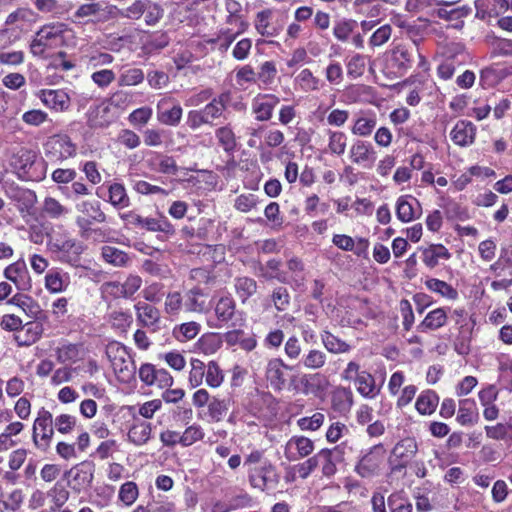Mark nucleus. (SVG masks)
I'll return each mask as SVG.
<instances>
[{
  "instance_id": "f257e3e1",
  "label": "nucleus",
  "mask_w": 512,
  "mask_h": 512,
  "mask_svg": "<svg viewBox=\"0 0 512 512\" xmlns=\"http://www.w3.org/2000/svg\"><path fill=\"white\" fill-rule=\"evenodd\" d=\"M12 166L23 181H41L46 175V164L38 159L36 152L29 149H21L14 156Z\"/></svg>"
},
{
  "instance_id": "f03ea898",
  "label": "nucleus",
  "mask_w": 512,
  "mask_h": 512,
  "mask_svg": "<svg viewBox=\"0 0 512 512\" xmlns=\"http://www.w3.org/2000/svg\"><path fill=\"white\" fill-rule=\"evenodd\" d=\"M45 159L52 164H61L77 154V145L64 133L49 136L43 144Z\"/></svg>"
},
{
  "instance_id": "7ed1b4c3",
  "label": "nucleus",
  "mask_w": 512,
  "mask_h": 512,
  "mask_svg": "<svg viewBox=\"0 0 512 512\" xmlns=\"http://www.w3.org/2000/svg\"><path fill=\"white\" fill-rule=\"evenodd\" d=\"M50 250L55 254L58 261L73 267H78L81 254L84 251L83 245L68 235L52 238Z\"/></svg>"
},
{
  "instance_id": "20e7f679",
  "label": "nucleus",
  "mask_w": 512,
  "mask_h": 512,
  "mask_svg": "<svg viewBox=\"0 0 512 512\" xmlns=\"http://www.w3.org/2000/svg\"><path fill=\"white\" fill-rule=\"evenodd\" d=\"M248 478L251 486L261 491L274 490L280 481L276 467L267 459L261 465L250 467Z\"/></svg>"
},
{
  "instance_id": "39448f33",
  "label": "nucleus",
  "mask_w": 512,
  "mask_h": 512,
  "mask_svg": "<svg viewBox=\"0 0 512 512\" xmlns=\"http://www.w3.org/2000/svg\"><path fill=\"white\" fill-rule=\"evenodd\" d=\"M54 433L53 415L42 407L33 423L32 439L35 446L46 451L50 447Z\"/></svg>"
},
{
  "instance_id": "423d86ee",
  "label": "nucleus",
  "mask_w": 512,
  "mask_h": 512,
  "mask_svg": "<svg viewBox=\"0 0 512 512\" xmlns=\"http://www.w3.org/2000/svg\"><path fill=\"white\" fill-rule=\"evenodd\" d=\"M418 452V443L414 437L399 440L391 451L389 458L392 473L401 472L407 467Z\"/></svg>"
},
{
  "instance_id": "0eeeda50",
  "label": "nucleus",
  "mask_w": 512,
  "mask_h": 512,
  "mask_svg": "<svg viewBox=\"0 0 512 512\" xmlns=\"http://www.w3.org/2000/svg\"><path fill=\"white\" fill-rule=\"evenodd\" d=\"M76 209L79 212L75 219L78 231L107 221L99 201H82L76 205Z\"/></svg>"
},
{
  "instance_id": "6e6552de",
  "label": "nucleus",
  "mask_w": 512,
  "mask_h": 512,
  "mask_svg": "<svg viewBox=\"0 0 512 512\" xmlns=\"http://www.w3.org/2000/svg\"><path fill=\"white\" fill-rule=\"evenodd\" d=\"M290 370L292 367L285 364L281 358H272L267 362L265 377L273 391L280 392L286 387Z\"/></svg>"
},
{
  "instance_id": "1a4fd4ad",
  "label": "nucleus",
  "mask_w": 512,
  "mask_h": 512,
  "mask_svg": "<svg viewBox=\"0 0 512 512\" xmlns=\"http://www.w3.org/2000/svg\"><path fill=\"white\" fill-rule=\"evenodd\" d=\"M349 158L353 164L370 169L376 162L377 152L370 142L356 139L350 146Z\"/></svg>"
},
{
  "instance_id": "9d476101",
  "label": "nucleus",
  "mask_w": 512,
  "mask_h": 512,
  "mask_svg": "<svg viewBox=\"0 0 512 512\" xmlns=\"http://www.w3.org/2000/svg\"><path fill=\"white\" fill-rule=\"evenodd\" d=\"M384 457L383 445L373 446L356 464L355 471L363 478H369L377 474Z\"/></svg>"
},
{
  "instance_id": "9b49d317",
  "label": "nucleus",
  "mask_w": 512,
  "mask_h": 512,
  "mask_svg": "<svg viewBox=\"0 0 512 512\" xmlns=\"http://www.w3.org/2000/svg\"><path fill=\"white\" fill-rule=\"evenodd\" d=\"M313 451L314 442L302 435L292 436L284 446V456L290 462L305 458Z\"/></svg>"
},
{
  "instance_id": "f8f14e48",
  "label": "nucleus",
  "mask_w": 512,
  "mask_h": 512,
  "mask_svg": "<svg viewBox=\"0 0 512 512\" xmlns=\"http://www.w3.org/2000/svg\"><path fill=\"white\" fill-rule=\"evenodd\" d=\"M94 472V462L85 460L66 471L65 477L72 480L74 489L81 490L92 484Z\"/></svg>"
},
{
  "instance_id": "ddd939ff",
  "label": "nucleus",
  "mask_w": 512,
  "mask_h": 512,
  "mask_svg": "<svg viewBox=\"0 0 512 512\" xmlns=\"http://www.w3.org/2000/svg\"><path fill=\"white\" fill-rule=\"evenodd\" d=\"M422 208L419 201L411 195L400 196L396 203V216L404 223L420 218Z\"/></svg>"
},
{
  "instance_id": "4468645a",
  "label": "nucleus",
  "mask_w": 512,
  "mask_h": 512,
  "mask_svg": "<svg viewBox=\"0 0 512 512\" xmlns=\"http://www.w3.org/2000/svg\"><path fill=\"white\" fill-rule=\"evenodd\" d=\"M280 99L274 94H258L252 101V112L257 121H268L272 118L274 108Z\"/></svg>"
},
{
  "instance_id": "2eb2a0df",
  "label": "nucleus",
  "mask_w": 512,
  "mask_h": 512,
  "mask_svg": "<svg viewBox=\"0 0 512 512\" xmlns=\"http://www.w3.org/2000/svg\"><path fill=\"white\" fill-rule=\"evenodd\" d=\"M344 460V451L340 446L332 449L324 448L319 451L321 472L325 477H332L337 472V464Z\"/></svg>"
},
{
  "instance_id": "dca6fc26",
  "label": "nucleus",
  "mask_w": 512,
  "mask_h": 512,
  "mask_svg": "<svg viewBox=\"0 0 512 512\" xmlns=\"http://www.w3.org/2000/svg\"><path fill=\"white\" fill-rule=\"evenodd\" d=\"M476 126L467 120H459L450 132V138L455 145L467 147L474 143Z\"/></svg>"
},
{
  "instance_id": "f3484780",
  "label": "nucleus",
  "mask_w": 512,
  "mask_h": 512,
  "mask_svg": "<svg viewBox=\"0 0 512 512\" xmlns=\"http://www.w3.org/2000/svg\"><path fill=\"white\" fill-rule=\"evenodd\" d=\"M41 102L55 111H65L70 106V97L63 90L43 89L38 94Z\"/></svg>"
},
{
  "instance_id": "a211bd4d",
  "label": "nucleus",
  "mask_w": 512,
  "mask_h": 512,
  "mask_svg": "<svg viewBox=\"0 0 512 512\" xmlns=\"http://www.w3.org/2000/svg\"><path fill=\"white\" fill-rule=\"evenodd\" d=\"M43 325L39 322H28L21 325L14 339L18 346L25 347L36 343L43 334Z\"/></svg>"
},
{
  "instance_id": "6ab92c4d",
  "label": "nucleus",
  "mask_w": 512,
  "mask_h": 512,
  "mask_svg": "<svg viewBox=\"0 0 512 512\" xmlns=\"http://www.w3.org/2000/svg\"><path fill=\"white\" fill-rule=\"evenodd\" d=\"M415 56L423 59L418 48L412 44L410 46L398 45L392 51V61L399 70L406 71L412 67Z\"/></svg>"
},
{
  "instance_id": "aec40b11",
  "label": "nucleus",
  "mask_w": 512,
  "mask_h": 512,
  "mask_svg": "<svg viewBox=\"0 0 512 512\" xmlns=\"http://www.w3.org/2000/svg\"><path fill=\"white\" fill-rule=\"evenodd\" d=\"M169 102V98H163L158 102L157 118L162 124L177 126L181 121L183 109L179 104H174L171 108H167L166 106Z\"/></svg>"
},
{
  "instance_id": "412c9836",
  "label": "nucleus",
  "mask_w": 512,
  "mask_h": 512,
  "mask_svg": "<svg viewBox=\"0 0 512 512\" xmlns=\"http://www.w3.org/2000/svg\"><path fill=\"white\" fill-rule=\"evenodd\" d=\"M39 30L41 31V37H44L53 48L63 44L65 34L69 31V28L65 23L53 22L43 25Z\"/></svg>"
},
{
  "instance_id": "4be33fe9",
  "label": "nucleus",
  "mask_w": 512,
  "mask_h": 512,
  "mask_svg": "<svg viewBox=\"0 0 512 512\" xmlns=\"http://www.w3.org/2000/svg\"><path fill=\"white\" fill-rule=\"evenodd\" d=\"M448 320L446 310L444 308H436L430 311L422 322L417 325V331L426 333L443 327Z\"/></svg>"
},
{
  "instance_id": "5701e85b",
  "label": "nucleus",
  "mask_w": 512,
  "mask_h": 512,
  "mask_svg": "<svg viewBox=\"0 0 512 512\" xmlns=\"http://www.w3.org/2000/svg\"><path fill=\"white\" fill-rule=\"evenodd\" d=\"M151 434L152 426L150 423L135 419L128 431V439L136 446H142L150 440Z\"/></svg>"
},
{
  "instance_id": "b1692460",
  "label": "nucleus",
  "mask_w": 512,
  "mask_h": 512,
  "mask_svg": "<svg viewBox=\"0 0 512 512\" xmlns=\"http://www.w3.org/2000/svg\"><path fill=\"white\" fill-rule=\"evenodd\" d=\"M422 260L430 269L438 265L439 259L448 260L451 257L448 249L442 244H431L427 248H420Z\"/></svg>"
},
{
  "instance_id": "393cba45",
  "label": "nucleus",
  "mask_w": 512,
  "mask_h": 512,
  "mask_svg": "<svg viewBox=\"0 0 512 512\" xmlns=\"http://www.w3.org/2000/svg\"><path fill=\"white\" fill-rule=\"evenodd\" d=\"M114 373L116 374L119 381L123 383H129L135 378L136 366L135 361L131 354L121 358L119 362L112 364Z\"/></svg>"
},
{
  "instance_id": "a878e982",
  "label": "nucleus",
  "mask_w": 512,
  "mask_h": 512,
  "mask_svg": "<svg viewBox=\"0 0 512 512\" xmlns=\"http://www.w3.org/2000/svg\"><path fill=\"white\" fill-rule=\"evenodd\" d=\"M137 320L146 327L155 326L160 320L159 310L145 302H138L135 305Z\"/></svg>"
},
{
  "instance_id": "bb28decb",
  "label": "nucleus",
  "mask_w": 512,
  "mask_h": 512,
  "mask_svg": "<svg viewBox=\"0 0 512 512\" xmlns=\"http://www.w3.org/2000/svg\"><path fill=\"white\" fill-rule=\"evenodd\" d=\"M357 391L366 398H374L379 394L380 388L376 386L374 377L367 371H361V374L355 378Z\"/></svg>"
},
{
  "instance_id": "cd10ccee",
  "label": "nucleus",
  "mask_w": 512,
  "mask_h": 512,
  "mask_svg": "<svg viewBox=\"0 0 512 512\" xmlns=\"http://www.w3.org/2000/svg\"><path fill=\"white\" fill-rule=\"evenodd\" d=\"M272 16V11L270 9H265L259 11L256 14L254 26L256 31L264 37H275L280 33V29L276 27H272L270 25V19Z\"/></svg>"
},
{
  "instance_id": "c85d7f7f",
  "label": "nucleus",
  "mask_w": 512,
  "mask_h": 512,
  "mask_svg": "<svg viewBox=\"0 0 512 512\" xmlns=\"http://www.w3.org/2000/svg\"><path fill=\"white\" fill-rule=\"evenodd\" d=\"M70 277L68 273L50 270L45 276V287L52 293H59L68 287Z\"/></svg>"
},
{
  "instance_id": "c756f323",
  "label": "nucleus",
  "mask_w": 512,
  "mask_h": 512,
  "mask_svg": "<svg viewBox=\"0 0 512 512\" xmlns=\"http://www.w3.org/2000/svg\"><path fill=\"white\" fill-rule=\"evenodd\" d=\"M145 79V73L142 69L131 66H123L118 76L117 83L120 87L137 86Z\"/></svg>"
},
{
  "instance_id": "7c9ffc66",
  "label": "nucleus",
  "mask_w": 512,
  "mask_h": 512,
  "mask_svg": "<svg viewBox=\"0 0 512 512\" xmlns=\"http://www.w3.org/2000/svg\"><path fill=\"white\" fill-rule=\"evenodd\" d=\"M234 288L242 303H245L257 292V282L250 277L240 276L234 279Z\"/></svg>"
},
{
  "instance_id": "2f4dec72",
  "label": "nucleus",
  "mask_w": 512,
  "mask_h": 512,
  "mask_svg": "<svg viewBox=\"0 0 512 512\" xmlns=\"http://www.w3.org/2000/svg\"><path fill=\"white\" fill-rule=\"evenodd\" d=\"M215 137L219 145L228 154H233L237 147L236 135L232 127L228 124L215 130Z\"/></svg>"
},
{
  "instance_id": "473e14b6",
  "label": "nucleus",
  "mask_w": 512,
  "mask_h": 512,
  "mask_svg": "<svg viewBox=\"0 0 512 512\" xmlns=\"http://www.w3.org/2000/svg\"><path fill=\"white\" fill-rule=\"evenodd\" d=\"M439 403V397L433 390L423 391L416 400L415 408L421 415H430Z\"/></svg>"
},
{
  "instance_id": "72a5a7b5",
  "label": "nucleus",
  "mask_w": 512,
  "mask_h": 512,
  "mask_svg": "<svg viewBox=\"0 0 512 512\" xmlns=\"http://www.w3.org/2000/svg\"><path fill=\"white\" fill-rule=\"evenodd\" d=\"M478 413L476 403L472 399H463L459 402L457 421L461 425H473L477 422Z\"/></svg>"
},
{
  "instance_id": "f704fd0d",
  "label": "nucleus",
  "mask_w": 512,
  "mask_h": 512,
  "mask_svg": "<svg viewBox=\"0 0 512 512\" xmlns=\"http://www.w3.org/2000/svg\"><path fill=\"white\" fill-rule=\"evenodd\" d=\"M236 310L235 300L230 296L221 297L215 305V315L217 320L221 323H227L230 321Z\"/></svg>"
},
{
  "instance_id": "c9c22d12",
  "label": "nucleus",
  "mask_w": 512,
  "mask_h": 512,
  "mask_svg": "<svg viewBox=\"0 0 512 512\" xmlns=\"http://www.w3.org/2000/svg\"><path fill=\"white\" fill-rule=\"evenodd\" d=\"M320 337L324 347L330 353L341 354L351 350V346L347 342L335 336L330 331L324 330L320 334Z\"/></svg>"
},
{
  "instance_id": "e433bc0d",
  "label": "nucleus",
  "mask_w": 512,
  "mask_h": 512,
  "mask_svg": "<svg viewBox=\"0 0 512 512\" xmlns=\"http://www.w3.org/2000/svg\"><path fill=\"white\" fill-rule=\"evenodd\" d=\"M142 229L151 232H161L167 237L173 236L175 234L174 226L165 217H145Z\"/></svg>"
},
{
  "instance_id": "4c0bfd02",
  "label": "nucleus",
  "mask_w": 512,
  "mask_h": 512,
  "mask_svg": "<svg viewBox=\"0 0 512 512\" xmlns=\"http://www.w3.org/2000/svg\"><path fill=\"white\" fill-rule=\"evenodd\" d=\"M108 202L116 209H123L130 204L129 196L126 193L124 185L113 183L108 188Z\"/></svg>"
},
{
  "instance_id": "58836bf2",
  "label": "nucleus",
  "mask_w": 512,
  "mask_h": 512,
  "mask_svg": "<svg viewBox=\"0 0 512 512\" xmlns=\"http://www.w3.org/2000/svg\"><path fill=\"white\" fill-rule=\"evenodd\" d=\"M42 212L51 219H60L70 213V209L53 197H46L43 201Z\"/></svg>"
},
{
  "instance_id": "ea45409f",
  "label": "nucleus",
  "mask_w": 512,
  "mask_h": 512,
  "mask_svg": "<svg viewBox=\"0 0 512 512\" xmlns=\"http://www.w3.org/2000/svg\"><path fill=\"white\" fill-rule=\"evenodd\" d=\"M282 263L277 259H270L266 262L265 268H261V276L266 280H277L280 283H289L287 274L280 270Z\"/></svg>"
},
{
  "instance_id": "a19ab883",
  "label": "nucleus",
  "mask_w": 512,
  "mask_h": 512,
  "mask_svg": "<svg viewBox=\"0 0 512 512\" xmlns=\"http://www.w3.org/2000/svg\"><path fill=\"white\" fill-rule=\"evenodd\" d=\"M101 254L107 263L117 267H125L130 260L126 252L112 246H104Z\"/></svg>"
},
{
  "instance_id": "79ce46f5",
  "label": "nucleus",
  "mask_w": 512,
  "mask_h": 512,
  "mask_svg": "<svg viewBox=\"0 0 512 512\" xmlns=\"http://www.w3.org/2000/svg\"><path fill=\"white\" fill-rule=\"evenodd\" d=\"M425 285L430 291L438 293L447 299L455 300L458 297L457 290L445 281L431 278L426 280Z\"/></svg>"
},
{
  "instance_id": "37998d69",
  "label": "nucleus",
  "mask_w": 512,
  "mask_h": 512,
  "mask_svg": "<svg viewBox=\"0 0 512 512\" xmlns=\"http://www.w3.org/2000/svg\"><path fill=\"white\" fill-rule=\"evenodd\" d=\"M230 406V399L211 398L208 404V415L214 422H220L226 416Z\"/></svg>"
},
{
  "instance_id": "c03bdc74",
  "label": "nucleus",
  "mask_w": 512,
  "mask_h": 512,
  "mask_svg": "<svg viewBox=\"0 0 512 512\" xmlns=\"http://www.w3.org/2000/svg\"><path fill=\"white\" fill-rule=\"evenodd\" d=\"M139 496V489L135 482L123 483L118 492V500L126 507L132 506Z\"/></svg>"
},
{
  "instance_id": "a18cd8bd",
  "label": "nucleus",
  "mask_w": 512,
  "mask_h": 512,
  "mask_svg": "<svg viewBox=\"0 0 512 512\" xmlns=\"http://www.w3.org/2000/svg\"><path fill=\"white\" fill-rule=\"evenodd\" d=\"M27 274L26 265L22 261H17L7 266L4 270V276L12 281L18 289L24 290L21 279Z\"/></svg>"
},
{
  "instance_id": "49530a36",
  "label": "nucleus",
  "mask_w": 512,
  "mask_h": 512,
  "mask_svg": "<svg viewBox=\"0 0 512 512\" xmlns=\"http://www.w3.org/2000/svg\"><path fill=\"white\" fill-rule=\"evenodd\" d=\"M328 149L332 154H344L347 146V136L342 131H328Z\"/></svg>"
},
{
  "instance_id": "de8ad7c7",
  "label": "nucleus",
  "mask_w": 512,
  "mask_h": 512,
  "mask_svg": "<svg viewBox=\"0 0 512 512\" xmlns=\"http://www.w3.org/2000/svg\"><path fill=\"white\" fill-rule=\"evenodd\" d=\"M471 12L472 8L470 6L462 5L452 9L439 8L435 11V14L440 19L455 21L467 17Z\"/></svg>"
},
{
  "instance_id": "09e8293b",
  "label": "nucleus",
  "mask_w": 512,
  "mask_h": 512,
  "mask_svg": "<svg viewBox=\"0 0 512 512\" xmlns=\"http://www.w3.org/2000/svg\"><path fill=\"white\" fill-rule=\"evenodd\" d=\"M376 124L377 121L375 117L361 116L355 120L354 125L351 128V132L360 137H367L372 134Z\"/></svg>"
},
{
  "instance_id": "8fccbe9b",
  "label": "nucleus",
  "mask_w": 512,
  "mask_h": 512,
  "mask_svg": "<svg viewBox=\"0 0 512 512\" xmlns=\"http://www.w3.org/2000/svg\"><path fill=\"white\" fill-rule=\"evenodd\" d=\"M327 356L326 354L317 349L309 350L301 360L303 366L307 369H320L326 364Z\"/></svg>"
},
{
  "instance_id": "3c124183",
  "label": "nucleus",
  "mask_w": 512,
  "mask_h": 512,
  "mask_svg": "<svg viewBox=\"0 0 512 512\" xmlns=\"http://www.w3.org/2000/svg\"><path fill=\"white\" fill-rule=\"evenodd\" d=\"M357 27V22L352 19H342L335 22L333 27V35L341 42H345L349 39L350 35L354 32Z\"/></svg>"
},
{
  "instance_id": "603ef678",
  "label": "nucleus",
  "mask_w": 512,
  "mask_h": 512,
  "mask_svg": "<svg viewBox=\"0 0 512 512\" xmlns=\"http://www.w3.org/2000/svg\"><path fill=\"white\" fill-rule=\"evenodd\" d=\"M324 377L318 373L316 374H304L300 383L303 386V392L306 394H317L323 389Z\"/></svg>"
},
{
  "instance_id": "864d4df0",
  "label": "nucleus",
  "mask_w": 512,
  "mask_h": 512,
  "mask_svg": "<svg viewBox=\"0 0 512 512\" xmlns=\"http://www.w3.org/2000/svg\"><path fill=\"white\" fill-rule=\"evenodd\" d=\"M149 3L150 0H135L125 9H120V17L130 20H139L146 12Z\"/></svg>"
},
{
  "instance_id": "5fc2aeb1",
  "label": "nucleus",
  "mask_w": 512,
  "mask_h": 512,
  "mask_svg": "<svg viewBox=\"0 0 512 512\" xmlns=\"http://www.w3.org/2000/svg\"><path fill=\"white\" fill-rule=\"evenodd\" d=\"M390 512H412V503L400 492L392 493L387 499Z\"/></svg>"
},
{
  "instance_id": "6e6d98bb",
  "label": "nucleus",
  "mask_w": 512,
  "mask_h": 512,
  "mask_svg": "<svg viewBox=\"0 0 512 512\" xmlns=\"http://www.w3.org/2000/svg\"><path fill=\"white\" fill-rule=\"evenodd\" d=\"M271 301L277 311H286L291 304V297L288 289L283 286L274 288L271 294Z\"/></svg>"
},
{
  "instance_id": "4d7b16f0",
  "label": "nucleus",
  "mask_w": 512,
  "mask_h": 512,
  "mask_svg": "<svg viewBox=\"0 0 512 512\" xmlns=\"http://www.w3.org/2000/svg\"><path fill=\"white\" fill-rule=\"evenodd\" d=\"M206 368V384L212 388L219 387L224 381V374L219 365L215 361H210Z\"/></svg>"
},
{
  "instance_id": "13d9d810",
  "label": "nucleus",
  "mask_w": 512,
  "mask_h": 512,
  "mask_svg": "<svg viewBox=\"0 0 512 512\" xmlns=\"http://www.w3.org/2000/svg\"><path fill=\"white\" fill-rule=\"evenodd\" d=\"M9 303L20 307L27 314L36 315L40 312L38 304L30 296L24 294L14 295Z\"/></svg>"
},
{
  "instance_id": "bf43d9fd",
  "label": "nucleus",
  "mask_w": 512,
  "mask_h": 512,
  "mask_svg": "<svg viewBox=\"0 0 512 512\" xmlns=\"http://www.w3.org/2000/svg\"><path fill=\"white\" fill-rule=\"evenodd\" d=\"M191 370L189 372V383L191 387L196 388L200 386L203 382V378L205 377V369L206 365L203 361L192 358L191 359Z\"/></svg>"
},
{
  "instance_id": "052dcab7",
  "label": "nucleus",
  "mask_w": 512,
  "mask_h": 512,
  "mask_svg": "<svg viewBox=\"0 0 512 512\" xmlns=\"http://www.w3.org/2000/svg\"><path fill=\"white\" fill-rule=\"evenodd\" d=\"M200 331V324L197 322H187L181 324L179 327L175 328L173 334L175 337L180 340H191L197 336Z\"/></svg>"
},
{
  "instance_id": "680f3d73",
  "label": "nucleus",
  "mask_w": 512,
  "mask_h": 512,
  "mask_svg": "<svg viewBox=\"0 0 512 512\" xmlns=\"http://www.w3.org/2000/svg\"><path fill=\"white\" fill-rule=\"evenodd\" d=\"M296 81L305 91H315L320 88V79L315 77L310 69H303L296 77Z\"/></svg>"
},
{
  "instance_id": "e2e57ef3",
  "label": "nucleus",
  "mask_w": 512,
  "mask_h": 512,
  "mask_svg": "<svg viewBox=\"0 0 512 512\" xmlns=\"http://www.w3.org/2000/svg\"><path fill=\"white\" fill-rule=\"evenodd\" d=\"M76 417L70 414H60L53 418L54 430L61 434H68L76 426Z\"/></svg>"
},
{
  "instance_id": "0e129e2a",
  "label": "nucleus",
  "mask_w": 512,
  "mask_h": 512,
  "mask_svg": "<svg viewBox=\"0 0 512 512\" xmlns=\"http://www.w3.org/2000/svg\"><path fill=\"white\" fill-rule=\"evenodd\" d=\"M155 169L164 174L175 175L178 172V166L173 157L159 154L155 158Z\"/></svg>"
},
{
  "instance_id": "69168bd1",
  "label": "nucleus",
  "mask_w": 512,
  "mask_h": 512,
  "mask_svg": "<svg viewBox=\"0 0 512 512\" xmlns=\"http://www.w3.org/2000/svg\"><path fill=\"white\" fill-rule=\"evenodd\" d=\"M325 421V415L320 412L314 413L310 417H302L297 420V425L301 430L316 431Z\"/></svg>"
},
{
  "instance_id": "338daca9",
  "label": "nucleus",
  "mask_w": 512,
  "mask_h": 512,
  "mask_svg": "<svg viewBox=\"0 0 512 512\" xmlns=\"http://www.w3.org/2000/svg\"><path fill=\"white\" fill-rule=\"evenodd\" d=\"M128 354H130V351L120 342L113 341L106 346V355L111 362V365L115 362H119L121 358L126 357Z\"/></svg>"
},
{
  "instance_id": "774afa93",
  "label": "nucleus",
  "mask_w": 512,
  "mask_h": 512,
  "mask_svg": "<svg viewBox=\"0 0 512 512\" xmlns=\"http://www.w3.org/2000/svg\"><path fill=\"white\" fill-rule=\"evenodd\" d=\"M204 437L203 429L199 425H191L181 435V445L190 446Z\"/></svg>"
}]
</instances>
